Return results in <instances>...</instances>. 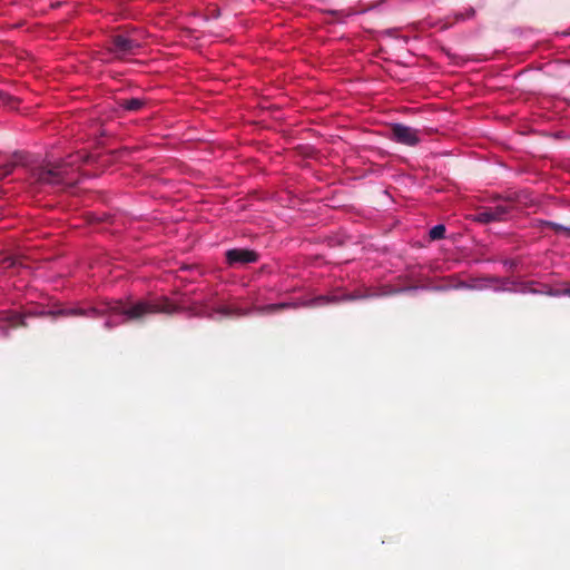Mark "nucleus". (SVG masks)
Returning <instances> with one entry per match:
<instances>
[{
    "label": "nucleus",
    "instance_id": "2eb2a0df",
    "mask_svg": "<svg viewBox=\"0 0 570 570\" xmlns=\"http://www.w3.org/2000/svg\"><path fill=\"white\" fill-rule=\"evenodd\" d=\"M207 306H208V302L207 301H204L200 305V308L195 312V315L196 316H199V317H206V318H209V320H214V309L212 312L207 311Z\"/></svg>",
    "mask_w": 570,
    "mask_h": 570
},
{
    "label": "nucleus",
    "instance_id": "f257e3e1",
    "mask_svg": "<svg viewBox=\"0 0 570 570\" xmlns=\"http://www.w3.org/2000/svg\"><path fill=\"white\" fill-rule=\"evenodd\" d=\"M181 311V307L168 297L160 296L153 299H140L135 303L122 301L109 302L100 307L85 308H60V315L65 317L85 316L100 317L105 315L122 317L119 323L144 322L149 315L166 314L173 315Z\"/></svg>",
    "mask_w": 570,
    "mask_h": 570
},
{
    "label": "nucleus",
    "instance_id": "ddd939ff",
    "mask_svg": "<svg viewBox=\"0 0 570 570\" xmlns=\"http://www.w3.org/2000/svg\"><path fill=\"white\" fill-rule=\"evenodd\" d=\"M429 236H430L431 240H439V239L444 238L445 226L442 224L435 225L434 227H432L430 229Z\"/></svg>",
    "mask_w": 570,
    "mask_h": 570
},
{
    "label": "nucleus",
    "instance_id": "0eeeda50",
    "mask_svg": "<svg viewBox=\"0 0 570 570\" xmlns=\"http://www.w3.org/2000/svg\"><path fill=\"white\" fill-rule=\"evenodd\" d=\"M31 312L27 314L18 313L14 311H3L0 313V321L7 323L11 327H26L27 323L24 318L30 315Z\"/></svg>",
    "mask_w": 570,
    "mask_h": 570
},
{
    "label": "nucleus",
    "instance_id": "6e6552de",
    "mask_svg": "<svg viewBox=\"0 0 570 570\" xmlns=\"http://www.w3.org/2000/svg\"><path fill=\"white\" fill-rule=\"evenodd\" d=\"M26 155L21 151L12 154L10 160L0 165V178L10 175L18 165H24Z\"/></svg>",
    "mask_w": 570,
    "mask_h": 570
},
{
    "label": "nucleus",
    "instance_id": "f8f14e48",
    "mask_svg": "<svg viewBox=\"0 0 570 570\" xmlns=\"http://www.w3.org/2000/svg\"><path fill=\"white\" fill-rule=\"evenodd\" d=\"M291 306L292 305L288 304V303L268 304V305H264V306L257 307L256 311L259 314H273V313H276V312H279V311H284V309H286V308H288Z\"/></svg>",
    "mask_w": 570,
    "mask_h": 570
},
{
    "label": "nucleus",
    "instance_id": "7ed1b4c3",
    "mask_svg": "<svg viewBox=\"0 0 570 570\" xmlns=\"http://www.w3.org/2000/svg\"><path fill=\"white\" fill-rule=\"evenodd\" d=\"M505 202L508 204H500L497 206H488L481 208L475 215H474V222H478L480 224H490L495 222H505L508 219L509 214L513 209L514 203L521 202V196L519 194L510 195L505 198Z\"/></svg>",
    "mask_w": 570,
    "mask_h": 570
},
{
    "label": "nucleus",
    "instance_id": "9d476101",
    "mask_svg": "<svg viewBox=\"0 0 570 570\" xmlns=\"http://www.w3.org/2000/svg\"><path fill=\"white\" fill-rule=\"evenodd\" d=\"M214 313L220 314L225 317H242L249 314V312L246 309H242L229 305L218 306L214 308Z\"/></svg>",
    "mask_w": 570,
    "mask_h": 570
},
{
    "label": "nucleus",
    "instance_id": "20e7f679",
    "mask_svg": "<svg viewBox=\"0 0 570 570\" xmlns=\"http://www.w3.org/2000/svg\"><path fill=\"white\" fill-rule=\"evenodd\" d=\"M390 138L405 146L414 147L421 142L420 130L403 124L391 125Z\"/></svg>",
    "mask_w": 570,
    "mask_h": 570
},
{
    "label": "nucleus",
    "instance_id": "f3484780",
    "mask_svg": "<svg viewBox=\"0 0 570 570\" xmlns=\"http://www.w3.org/2000/svg\"><path fill=\"white\" fill-rule=\"evenodd\" d=\"M550 296H570V284H567L563 288L556 289V292H548Z\"/></svg>",
    "mask_w": 570,
    "mask_h": 570
},
{
    "label": "nucleus",
    "instance_id": "f03ea898",
    "mask_svg": "<svg viewBox=\"0 0 570 570\" xmlns=\"http://www.w3.org/2000/svg\"><path fill=\"white\" fill-rule=\"evenodd\" d=\"M75 163L76 160L46 161L33 167L30 177L40 186L62 189L77 183Z\"/></svg>",
    "mask_w": 570,
    "mask_h": 570
},
{
    "label": "nucleus",
    "instance_id": "9b49d317",
    "mask_svg": "<svg viewBox=\"0 0 570 570\" xmlns=\"http://www.w3.org/2000/svg\"><path fill=\"white\" fill-rule=\"evenodd\" d=\"M520 292L524 294H542L550 296L547 292H556V289L548 285H541L540 288H537L533 282H529L522 284Z\"/></svg>",
    "mask_w": 570,
    "mask_h": 570
},
{
    "label": "nucleus",
    "instance_id": "4468645a",
    "mask_svg": "<svg viewBox=\"0 0 570 570\" xmlns=\"http://www.w3.org/2000/svg\"><path fill=\"white\" fill-rule=\"evenodd\" d=\"M17 104L18 99L3 91H0V106L14 107Z\"/></svg>",
    "mask_w": 570,
    "mask_h": 570
},
{
    "label": "nucleus",
    "instance_id": "6ab92c4d",
    "mask_svg": "<svg viewBox=\"0 0 570 570\" xmlns=\"http://www.w3.org/2000/svg\"><path fill=\"white\" fill-rule=\"evenodd\" d=\"M331 302H336V298H331V297H327V296H318L314 299V305H323V304H327V303H331Z\"/></svg>",
    "mask_w": 570,
    "mask_h": 570
},
{
    "label": "nucleus",
    "instance_id": "423d86ee",
    "mask_svg": "<svg viewBox=\"0 0 570 570\" xmlns=\"http://www.w3.org/2000/svg\"><path fill=\"white\" fill-rule=\"evenodd\" d=\"M225 258L229 267H239L256 263L259 255L257 252L248 248H232L226 250Z\"/></svg>",
    "mask_w": 570,
    "mask_h": 570
},
{
    "label": "nucleus",
    "instance_id": "a211bd4d",
    "mask_svg": "<svg viewBox=\"0 0 570 570\" xmlns=\"http://www.w3.org/2000/svg\"><path fill=\"white\" fill-rule=\"evenodd\" d=\"M30 315H32V316H52V317L61 316L60 309L35 312V313H30Z\"/></svg>",
    "mask_w": 570,
    "mask_h": 570
},
{
    "label": "nucleus",
    "instance_id": "1a4fd4ad",
    "mask_svg": "<svg viewBox=\"0 0 570 570\" xmlns=\"http://www.w3.org/2000/svg\"><path fill=\"white\" fill-rule=\"evenodd\" d=\"M117 104L124 110L137 112V111L141 110L147 105V100L145 98H129V99H119L117 101Z\"/></svg>",
    "mask_w": 570,
    "mask_h": 570
},
{
    "label": "nucleus",
    "instance_id": "412c9836",
    "mask_svg": "<svg viewBox=\"0 0 570 570\" xmlns=\"http://www.w3.org/2000/svg\"><path fill=\"white\" fill-rule=\"evenodd\" d=\"M473 14H474V9H472V8H471V9L469 10L468 16H469V17H472Z\"/></svg>",
    "mask_w": 570,
    "mask_h": 570
},
{
    "label": "nucleus",
    "instance_id": "aec40b11",
    "mask_svg": "<svg viewBox=\"0 0 570 570\" xmlns=\"http://www.w3.org/2000/svg\"><path fill=\"white\" fill-rule=\"evenodd\" d=\"M118 323L112 322L111 320L106 321L105 327L107 330H111L114 326H116Z\"/></svg>",
    "mask_w": 570,
    "mask_h": 570
},
{
    "label": "nucleus",
    "instance_id": "dca6fc26",
    "mask_svg": "<svg viewBox=\"0 0 570 570\" xmlns=\"http://www.w3.org/2000/svg\"><path fill=\"white\" fill-rule=\"evenodd\" d=\"M544 224L556 233H570V228H567L560 224L553 222H546Z\"/></svg>",
    "mask_w": 570,
    "mask_h": 570
},
{
    "label": "nucleus",
    "instance_id": "39448f33",
    "mask_svg": "<svg viewBox=\"0 0 570 570\" xmlns=\"http://www.w3.org/2000/svg\"><path fill=\"white\" fill-rule=\"evenodd\" d=\"M140 42L131 37L124 35H115L110 38L109 51L115 53L117 57L126 55H135L140 49Z\"/></svg>",
    "mask_w": 570,
    "mask_h": 570
}]
</instances>
